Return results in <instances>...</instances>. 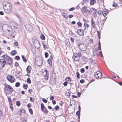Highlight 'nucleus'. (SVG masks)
Listing matches in <instances>:
<instances>
[{
    "label": "nucleus",
    "mask_w": 122,
    "mask_h": 122,
    "mask_svg": "<svg viewBox=\"0 0 122 122\" xmlns=\"http://www.w3.org/2000/svg\"><path fill=\"white\" fill-rule=\"evenodd\" d=\"M42 101L46 103L47 102V100L45 99L42 98Z\"/></svg>",
    "instance_id": "obj_40"
},
{
    "label": "nucleus",
    "mask_w": 122,
    "mask_h": 122,
    "mask_svg": "<svg viewBox=\"0 0 122 122\" xmlns=\"http://www.w3.org/2000/svg\"><path fill=\"white\" fill-rule=\"evenodd\" d=\"M98 50H101V46H100V45L98 46Z\"/></svg>",
    "instance_id": "obj_59"
},
{
    "label": "nucleus",
    "mask_w": 122,
    "mask_h": 122,
    "mask_svg": "<svg viewBox=\"0 0 122 122\" xmlns=\"http://www.w3.org/2000/svg\"><path fill=\"white\" fill-rule=\"evenodd\" d=\"M3 114L2 112V111L0 110V116H1Z\"/></svg>",
    "instance_id": "obj_64"
},
{
    "label": "nucleus",
    "mask_w": 122,
    "mask_h": 122,
    "mask_svg": "<svg viewBox=\"0 0 122 122\" xmlns=\"http://www.w3.org/2000/svg\"><path fill=\"white\" fill-rule=\"evenodd\" d=\"M81 95V94L80 93H79V92H78L77 93V96L78 97H80Z\"/></svg>",
    "instance_id": "obj_54"
},
{
    "label": "nucleus",
    "mask_w": 122,
    "mask_h": 122,
    "mask_svg": "<svg viewBox=\"0 0 122 122\" xmlns=\"http://www.w3.org/2000/svg\"><path fill=\"white\" fill-rule=\"evenodd\" d=\"M45 72L46 73V74L45 75L44 77H45V79L48 80V71L47 70H45Z\"/></svg>",
    "instance_id": "obj_14"
},
{
    "label": "nucleus",
    "mask_w": 122,
    "mask_h": 122,
    "mask_svg": "<svg viewBox=\"0 0 122 122\" xmlns=\"http://www.w3.org/2000/svg\"><path fill=\"white\" fill-rule=\"evenodd\" d=\"M27 107L29 108L30 107L31 105L30 103H29L28 104H27Z\"/></svg>",
    "instance_id": "obj_56"
},
{
    "label": "nucleus",
    "mask_w": 122,
    "mask_h": 122,
    "mask_svg": "<svg viewBox=\"0 0 122 122\" xmlns=\"http://www.w3.org/2000/svg\"><path fill=\"white\" fill-rule=\"evenodd\" d=\"M16 105L18 106H19L20 105V103L19 101H17L16 102Z\"/></svg>",
    "instance_id": "obj_32"
},
{
    "label": "nucleus",
    "mask_w": 122,
    "mask_h": 122,
    "mask_svg": "<svg viewBox=\"0 0 122 122\" xmlns=\"http://www.w3.org/2000/svg\"><path fill=\"white\" fill-rule=\"evenodd\" d=\"M32 91V90L31 89H29V90L28 91V92L30 93Z\"/></svg>",
    "instance_id": "obj_62"
},
{
    "label": "nucleus",
    "mask_w": 122,
    "mask_h": 122,
    "mask_svg": "<svg viewBox=\"0 0 122 122\" xmlns=\"http://www.w3.org/2000/svg\"><path fill=\"white\" fill-rule=\"evenodd\" d=\"M99 53L100 54H101V56L102 57H103V56L102 55V51H100L99 52Z\"/></svg>",
    "instance_id": "obj_63"
},
{
    "label": "nucleus",
    "mask_w": 122,
    "mask_h": 122,
    "mask_svg": "<svg viewBox=\"0 0 122 122\" xmlns=\"http://www.w3.org/2000/svg\"><path fill=\"white\" fill-rule=\"evenodd\" d=\"M77 32L79 35L81 36H83L84 34L83 30L82 29L78 30Z\"/></svg>",
    "instance_id": "obj_10"
},
{
    "label": "nucleus",
    "mask_w": 122,
    "mask_h": 122,
    "mask_svg": "<svg viewBox=\"0 0 122 122\" xmlns=\"http://www.w3.org/2000/svg\"><path fill=\"white\" fill-rule=\"evenodd\" d=\"M33 42L34 46L37 48H38L40 47V45L39 41L36 39H33Z\"/></svg>",
    "instance_id": "obj_6"
},
{
    "label": "nucleus",
    "mask_w": 122,
    "mask_h": 122,
    "mask_svg": "<svg viewBox=\"0 0 122 122\" xmlns=\"http://www.w3.org/2000/svg\"><path fill=\"white\" fill-rule=\"evenodd\" d=\"M108 13V12L106 9H104L103 10V11L102 12V14L104 17L106 16Z\"/></svg>",
    "instance_id": "obj_13"
},
{
    "label": "nucleus",
    "mask_w": 122,
    "mask_h": 122,
    "mask_svg": "<svg viewBox=\"0 0 122 122\" xmlns=\"http://www.w3.org/2000/svg\"><path fill=\"white\" fill-rule=\"evenodd\" d=\"M93 42V40L92 39H91L89 40V42L90 43H92Z\"/></svg>",
    "instance_id": "obj_52"
},
{
    "label": "nucleus",
    "mask_w": 122,
    "mask_h": 122,
    "mask_svg": "<svg viewBox=\"0 0 122 122\" xmlns=\"http://www.w3.org/2000/svg\"><path fill=\"white\" fill-rule=\"evenodd\" d=\"M28 86V85L27 84H24L23 85V87L24 89H26L27 88Z\"/></svg>",
    "instance_id": "obj_18"
},
{
    "label": "nucleus",
    "mask_w": 122,
    "mask_h": 122,
    "mask_svg": "<svg viewBox=\"0 0 122 122\" xmlns=\"http://www.w3.org/2000/svg\"><path fill=\"white\" fill-rule=\"evenodd\" d=\"M14 58L15 60H19L20 59V58L18 56H16Z\"/></svg>",
    "instance_id": "obj_30"
},
{
    "label": "nucleus",
    "mask_w": 122,
    "mask_h": 122,
    "mask_svg": "<svg viewBox=\"0 0 122 122\" xmlns=\"http://www.w3.org/2000/svg\"><path fill=\"white\" fill-rule=\"evenodd\" d=\"M8 101H9L10 104H11V105H12V104L11 103L12 101L10 97H8Z\"/></svg>",
    "instance_id": "obj_25"
},
{
    "label": "nucleus",
    "mask_w": 122,
    "mask_h": 122,
    "mask_svg": "<svg viewBox=\"0 0 122 122\" xmlns=\"http://www.w3.org/2000/svg\"><path fill=\"white\" fill-rule=\"evenodd\" d=\"M84 25L85 26V27L88 28L89 26V25L88 24L86 23H85L84 24Z\"/></svg>",
    "instance_id": "obj_43"
},
{
    "label": "nucleus",
    "mask_w": 122,
    "mask_h": 122,
    "mask_svg": "<svg viewBox=\"0 0 122 122\" xmlns=\"http://www.w3.org/2000/svg\"><path fill=\"white\" fill-rule=\"evenodd\" d=\"M78 55V56L79 57L81 56V53H78V54H77L76 55Z\"/></svg>",
    "instance_id": "obj_53"
},
{
    "label": "nucleus",
    "mask_w": 122,
    "mask_h": 122,
    "mask_svg": "<svg viewBox=\"0 0 122 122\" xmlns=\"http://www.w3.org/2000/svg\"><path fill=\"white\" fill-rule=\"evenodd\" d=\"M54 97L53 96H51L50 97V99L51 100H52L54 99Z\"/></svg>",
    "instance_id": "obj_44"
},
{
    "label": "nucleus",
    "mask_w": 122,
    "mask_h": 122,
    "mask_svg": "<svg viewBox=\"0 0 122 122\" xmlns=\"http://www.w3.org/2000/svg\"><path fill=\"white\" fill-rule=\"evenodd\" d=\"M89 12L90 13H91L94 14H96L97 12L96 10L93 8H91Z\"/></svg>",
    "instance_id": "obj_11"
},
{
    "label": "nucleus",
    "mask_w": 122,
    "mask_h": 122,
    "mask_svg": "<svg viewBox=\"0 0 122 122\" xmlns=\"http://www.w3.org/2000/svg\"><path fill=\"white\" fill-rule=\"evenodd\" d=\"M70 39H71V41L72 42H73L74 41V39L73 38H72V37H71L70 38Z\"/></svg>",
    "instance_id": "obj_58"
},
{
    "label": "nucleus",
    "mask_w": 122,
    "mask_h": 122,
    "mask_svg": "<svg viewBox=\"0 0 122 122\" xmlns=\"http://www.w3.org/2000/svg\"><path fill=\"white\" fill-rule=\"evenodd\" d=\"M4 89L5 91H8L11 92H12L14 91L12 87L9 85H5Z\"/></svg>",
    "instance_id": "obj_4"
},
{
    "label": "nucleus",
    "mask_w": 122,
    "mask_h": 122,
    "mask_svg": "<svg viewBox=\"0 0 122 122\" xmlns=\"http://www.w3.org/2000/svg\"><path fill=\"white\" fill-rule=\"evenodd\" d=\"M43 112L45 114H46L47 113L48 111L46 109H45L43 111Z\"/></svg>",
    "instance_id": "obj_42"
},
{
    "label": "nucleus",
    "mask_w": 122,
    "mask_h": 122,
    "mask_svg": "<svg viewBox=\"0 0 122 122\" xmlns=\"http://www.w3.org/2000/svg\"><path fill=\"white\" fill-rule=\"evenodd\" d=\"M59 109V107L58 106H56L55 107V109L56 110H58Z\"/></svg>",
    "instance_id": "obj_33"
},
{
    "label": "nucleus",
    "mask_w": 122,
    "mask_h": 122,
    "mask_svg": "<svg viewBox=\"0 0 122 122\" xmlns=\"http://www.w3.org/2000/svg\"><path fill=\"white\" fill-rule=\"evenodd\" d=\"M11 62V58L6 55H4L0 57V65L2 68L5 67L6 63L10 65Z\"/></svg>",
    "instance_id": "obj_1"
},
{
    "label": "nucleus",
    "mask_w": 122,
    "mask_h": 122,
    "mask_svg": "<svg viewBox=\"0 0 122 122\" xmlns=\"http://www.w3.org/2000/svg\"><path fill=\"white\" fill-rule=\"evenodd\" d=\"M85 71L84 70L83 68H82L81 70V73H83Z\"/></svg>",
    "instance_id": "obj_47"
},
{
    "label": "nucleus",
    "mask_w": 122,
    "mask_h": 122,
    "mask_svg": "<svg viewBox=\"0 0 122 122\" xmlns=\"http://www.w3.org/2000/svg\"><path fill=\"white\" fill-rule=\"evenodd\" d=\"M27 82L29 84L30 83L31 81H30V78H28L27 80Z\"/></svg>",
    "instance_id": "obj_26"
},
{
    "label": "nucleus",
    "mask_w": 122,
    "mask_h": 122,
    "mask_svg": "<svg viewBox=\"0 0 122 122\" xmlns=\"http://www.w3.org/2000/svg\"><path fill=\"white\" fill-rule=\"evenodd\" d=\"M117 6V4L116 3L113 4L112 5V6L114 7H116Z\"/></svg>",
    "instance_id": "obj_51"
},
{
    "label": "nucleus",
    "mask_w": 122,
    "mask_h": 122,
    "mask_svg": "<svg viewBox=\"0 0 122 122\" xmlns=\"http://www.w3.org/2000/svg\"><path fill=\"white\" fill-rule=\"evenodd\" d=\"M29 111L31 114H32L33 113V111L31 109H29Z\"/></svg>",
    "instance_id": "obj_37"
},
{
    "label": "nucleus",
    "mask_w": 122,
    "mask_h": 122,
    "mask_svg": "<svg viewBox=\"0 0 122 122\" xmlns=\"http://www.w3.org/2000/svg\"><path fill=\"white\" fill-rule=\"evenodd\" d=\"M69 17L70 18H71L73 17V15H69Z\"/></svg>",
    "instance_id": "obj_48"
},
{
    "label": "nucleus",
    "mask_w": 122,
    "mask_h": 122,
    "mask_svg": "<svg viewBox=\"0 0 122 122\" xmlns=\"http://www.w3.org/2000/svg\"><path fill=\"white\" fill-rule=\"evenodd\" d=\"M80 82L81 83H83L84 82V80L82 79L80 80Z\"/></svg>",
    "instance_id": "obj_49"
},
{
    "label": "nucleus",
    "mask_w": 122,
    "mask_h": 122,
    "mask_svg": "<svg viewBox=\"0 0 122 122\" xmlns=\"http://www.w3.org/2000/svg\"><path fill=\"white\" fill-rule=\"evenodd\" d=\"M102 75L100 71H97L95 74V76L97 79H101Z\"/></svg>",
    "instance_id": "obj_8"
},
{
    "label": "nucleus",
    "mask_w": 122,
    "mask_h": 122,
    "mask_svg": "<svg viewBox=\"0 0 122 122\" xmlns=\"http://www.w3.org/2000/svg\"><path fill=\"white\" fill-rule=\"evenodd\" d=\"M36 62L37 65L39 66L41 65L42 63V61L41 58L40 57H36Z\"/></svg>",
    "instance_id": "obj_5"
},
{
    "label": "nucleus",
    "mask_w": 122,
    "mask_h": 122,
    "mask_svg": "<svg viewBox=\"0 0 122 122\" xmlns=\"http://www.w3.org/2000/svg\"><path fill=\"white\" fill-rule=\"evenodd\" d=\"M53 57L52 56H50V57L49 58L48 60V61H52V59H53Z\"/></svg>",
    "instance_id": "obj_27"
},
{
    "label": "nucleus",
    "mask_w": 122,
    "mask_h": 122,
    "mask_svg": "<svg viewBox=\"0 0 122 122\" xmlns=\"http://www.w3.org/2000/svg\"><path fill=\"white\" fill-rule=\"evenodd\" d=\"M77 24L78 26H80V27L81 26L82 24H81V22H78L77 23Z\"/></svg>",
    "instance_id": "obj_34"
},
{
    "label": "nucleus",
    "mask_w": 122,
    "mask_h": 122,
    "mask_svg": "<svg viewBox=\"0 0 122 122\" xmlns=\"http://www.w3.org/2000/svg\"><path fill=\"white\" fill-rule=\"evenodd\" d=\"M77 77L78 78H80V74L78 72H77L76 73Z\"/></svg>",
    "instance_id": "obj_41"
},
{
    "label": "nucleus",
    "mask_w": 122,
    "mask_h": 122,
    "mask_svg": "<svg viewBox=\"0 0 122 122\" xmlns=\"http://www.w3.org/2000/svg\"><path fill=\"white\" fill-rule=\"evenodd\" d=\"M0 14L1 15H4L3 12V11H0Z\"/></svg>",
    "instance_id": "obj_60"
},
{
    "label": "nucleus",
    "mask_w": 122,
    "mask_h": 122,
    "mask_svg": "<svg viewBox=\"0 0 122 122\" xmlns=\"http://www.w3.org/2000/svg\"><path fill=\"white\" fill-rule=\"evenodd\" d=\"M95 22L94 21H93L92 19L91 20V25L92 27H94L95 25Z\"/></svg>",
    "instance_id": "obj_17"
},
{
    "label": "nucleus",
    "mask_w": 122,
    "mask_h": 122,
    "mask_svg": "<svg viewBox=\"0 0 122 122\" xmlns=\"http://www.w3.org/2000/svg\"><path fill=\"white\" fill-rule=\"evenodd\" d=\"M62 15L65 18H68V16L67 14H66L65 13H62Z\"/></svg>",
    "instance_id": "obj_19"
},
{
    "label": "nucleus",
    "mask_w": 122,
    "mask_h": 122,
    "mask_svg": "<svg viewBox=\"0 0 122 122\" xmlns=\"http://www.w3.org/2000/svg\"><path fill=\"white\" fill-rule=\"evenodd\" d=\"M10 108L11 109H12L13 108V107H12V105H11V104H10Z\"/></svg>",
    "instance_id": "obj_61"
},
{
    "label": "nucleus",
    "mask_w": 122,
    "mask_h": 122,
    "mask_svg": "<svg viewBox=\"0 0 122 122\" xmlns=\"http://www.w3.org/2000/svg\"><path fill=\"white\" fill-rule=\"evenodd\" d=\"M74 9H75L74 8V7H72V8H71V9H69V11H73V10H74Z\"/></svg>",
    "instance_id": "obj_50"
},
{
    "label": "nucleus",
    "mask_w": 122,
    "mask_h": 122,
    "mask_svg": "<svg viewBox=\"0 0 122 122\" xmlns=\"http://www.w3.org/2000/svg\"><path fill=\"white\" fill-rule=\"evenodd\" d=\"M3 8L5 12L6 13H10L11 11V4L7 1L3 3Z\"/></svg>",
    "instance_id": "obj_2"
},
{
    "label": "nucleus",
    "mask_w": 122,
    "mask_h": 122,
    "mask_svg": "<svg viewBox=\"0 0 122 122\" xmlns=\"http://www.w3.org/2000/svg\"><path fill=\"white\" fill-rule=\"evenodd\" d=\"M16 53V51L14 50L13 51H12L11 52V54L12 55H15V54Z\"/></svg>",
    "instance_id": "obj_20"
},
{
    "label": "nucleus",
    "mask_w": 122,
    "mask_h": 122,
    "mask_svg": "<svg viewBox=\"0 0 122 122\" xmlns=\"http://www.w3.org/2000/svg\"><path fill=\"white\" fill-rule=\"evenodd\" d=\"M53 104L54 105L56 103V101L55 100H53L52 101Z\"/></svg>",
    "instance_id": "obj_57"
},
{
    "label": "nucleus",
    "mask_w": 122,
    "mask_h": 122,
    "mask_svg": "<svg viewBox=\"0 0 122 122\" xmlns=\"http://www.w3.org/2000/svg\"><path fill=\"white\" fill-rule=\"evenodd\" d=\"M77 47L80 50L83 51H85L86 49V45L81 43L79 44L78 45Z\"/></svg>",
    "instance_id": "obj_3"
},
{
    "label": "nucleus",
    "mask_w": 122,
    "mask_h": 122,
    "mask_svg": "<svg viewBox=\"0 0 122 122\" xmlns=\"http://www.w3.org/2000/svg\"><path fill=\"white\" fill-rule=\"evenodd\" d=\"M25 27L26 30L30 31H31L33 30V28L32 26L29 24H27L25 25Z\"/></svg>",
    "instance_id": "obj_9"
},
{
    "label": "nucleus",
    "mask_w": 122,
    "mask_h": 122,
    "mask_svg": "<svg viewBox=\"0 0 122 122\" xmlns=\"http://www.w3.org/2000/svg\"><path fill=\"white\" fill-rule=\"evenodd\" d=\"M76 114L78 116L79 118H80V111H77L76 113Z\"/></svg>",
    "instance_id": "obj_21"
},
{
    "label": "nucleus",
    "mask_w": 122,
    "mask_h": 122,
    "mask_svg": "<svg viewBox=\"0 0 122 122\" xmlns=\"http://www.w3.org/2000/svg\"><path fill=\"white\" fill-rule=\"evenodd\" d=\"M14 45L16 46H18V42L17 41L15 42L14 43Z\"/></svg>",
    "instance_id": "obj_35"
},
{
    "label": "nucleus",
    "mask_w": 122,
    "mask_h": 122,
    "mask_svg": "<svg viewBox=\"0 0 122 122\" xmlns=\"http://www.w3.org/2000/svg\"><path fill=\"white\" fill-rule=\"evenodd\" d=\"M90 2L91 5H93L96 3V0H90Z\"/></svg>",
    "instance_id": "obj_15"
},
{
    "label": "nucleus",
    "mask_w": 122,
    "mask_h": 122,
    "mask_svg": "<svg viewBox=\"0 0 122 122\" xmlns=\"http://www.w3.org/2000/svg\"><path fill=\"white\" fill-rule=\"evenodd\" d=\"M75 57H74V59L75 61H77L78 60V59L77 57L75 55Z\"/></svg>",
    "instance_id": "obj_38"
},
{
    "label": "nucleus",
    "mask_w": 122,
    "mask_h": 122,
    "mask_svg": "<svg viewBox=\"0 0 122 122\" xmlns=\"http://www.w3.org/2000/svg\"><path fill=\"white\" fill-rule=\"evenodd\" d=\"M30 100L32 102H33L34 100V98L32 97H31L30 98Z\"/></svg>",
    "instance_id": "obj_36"
},
{
    "label": "nucleus",
    "mask_w": 122,
    "mask_h": 122,
    "mask_svg": "<svg viewBox=\"0 0 122 122\" xmlns=\"http://www.w3.org/2000/svg\"><path fill=\"white\" fill-rule=\"evenodd\" d=\"M26 70L27 72V75L28 76V74H29L30 73V71L31 70V68L30 66H28L26 69Z\"/></svg>",
    "instance_id": "obj_12"
},
{
    "label": "nucleus",
    "mask_w": 122,
    "mask_h": 122,
    "mask_svg": "<svg viewBox=\"0 0 122 122\" xmlns=\"http://www.w3.org/2000/svg\"><path fill=\"white\" fill-rule=\"evenodd\" d=\"M20 83L19 82H17L15 84V86L16 87H18L20 86Z\"/></svg>",
    "instance_id": "obj_28"
},
{
    "label": "nucleus",
    "mask_w": 122,
    "mask_h": 122,
    "mask_svg": "<svg viewBox=\"0 0 122 122\" xmlns=\"http://www.w3.org/2000/svg\"><path fill=\"white\" fill-rule=\"evenodd\" d=\"M41 108L42 110H44V104L42 103L41 104Z\"/></svg>",
    "instance_id": "obj_31"
},
{
    "label": "nucleus",
    "mask_w": 122,
    "mask_h": 122,
    "mask_svg": "<svg viewBox=\"0 0 122 122\" xmlns=\"http://www.w3.org/2000/svg\"><path fill=\"white\" fill-rule=\"evenodd\" d=\"M89 12V11L88 10L86 12H85V14H83L85 16H86L88 15Z\"/></svg>",
    "instance_id": "obj_39"
},
{
    "label": "nucleus",
    "mask_w": 122,
    "mask_h": 122,
    "mask_svg": "<svg viewBox=\"0 0 122 122\" xmlns=\"http://www.w3.org/2000/svg\"><path fill=\"white\" fill-rule=\"evenodd\" d=\"M18 65V62H16L15 63V66H17Z\"/></svg>",
    "instance_id": "obj_55"
},
{
    "label": "nucleus",
    "mask_w": 122,
    "mask_h": 122,
    "mask_svg": "<svg viewBox=\"0 0 122 122\" xmlns=\"http://www.w3.org/2000/svg\"><path fill=\"white\" fill-rule=\"evenodd\" d=\"M22 57L23 61L25 62H26L27 60L25 58V57L23 55H22Z\"/></svg>",
    "instance_id": "obj_23"
},
{
    "label": "nucleus",
    "mask_w": 122,
    "mask_h": 122,
    "mask_svg": "<svg viewBox=\"0 0 122 122\" xmlns=\"http://www.w3.org/2000/svg\"><path fill=\"white\" fill-rule=\"evenodd\" d=\"M63 84L64 86H66L67 85V82L66 81Z\"/></svg>",
    "instance_id": "obj_46"
},
{
    "label": "nucleus",
    "mask_w": 122,
    "mask_h": 122,
    "mask_svg": "<svg viewBox=\"0 0 122 122\" xmlns=\"http://www.w3.org/2000/svg\"><path fill=\"white\" fill-rule=\"evenodd\" d=\"M47 62L49 64V65L50 66H51L52 65V62L51 61H48Z\"/></svg>",
    "instance_id": "obj_29"
},
{
    "label": "nucleus",
    "mask_w": 122,
    "mask_h": 122,
    "mask_svg": "<svg viewBox=\"0 0 122 122\" xmlns=\"http://www.w3.org/2000/svg\"><path fill=\"white\" fill-rule=\"evenodd\" d=\"M45 57L46 58L48 56V53L47 52H45Z\"/></svg>",
    "instance_id": "obj_45"
},
{
    "label": "nucleus",
    "mask_w": 122,
    "mask_h": 122,
    "mask_svg": "<svg viewBox=\"0 0 122 122\" xmlns=\"http://www.w3.org/2000/svg\"><path fill=\"white\" fill-rule=\"evenodd\" d=\"M7 79L8 81L11 83L14 82L15 81V79L14 77L11 75H8L7 76Z\"/></svg>",
    "instance_id": "obj_7"
},
{
    "label": "nucleus",
    "mask_w": 122,
    "mask_h": 122,
    "mask_svg": "<svg viewBox=\"0 0 122 122\" xmlns=\"http://www.w3.org/2000/svg\"><path fill=\"white\" fill-rule=\"evenodd\" d=\"M40 38L42 40H44L45 39V37L43 34H41L40 36Z\"/></svg>",
    "instance_id": "obj_24"
},
{
    "label": "nucleus",
    "mask_w": 122,
    "mask_h": 122,
    "mask_svg": "<svg viewBox=\"0 0 122 122\" xmlns=\"http://www.w3.org/2000/svg\"><path fill=\"white\" fill-rule=\"evenodd\" d=\"M88 10L86 8H84L83 9L82 12L83 14H85V13Z\"/></svg>",
    "instance_id": "obj_16"
},
{
    "label": "nucleus",
    "mask_w": 122,
    "mask_h": 122,
    "mask_svg": "<svg viewBox=\"0 0 122 122\" xmlns=\"http://www.w3.org/2000/svg\"><path fill=\"white\" fill-rule=\"evenodd\" d=\"M65 80L66 81H68L70 82L71 81V79L70 77H67L66 78Z\"/></svg>",
    "instance_id": "obj_22"
}]
</instances>
